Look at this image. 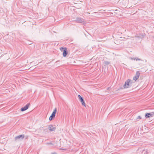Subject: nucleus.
Wrapping results in <instances>:
<instances>
[{
	"mask_svg": "<svg viewBox=\"0 0 154 154\" xmlns=\"http://www.w3.org/2000/svg\"><path fill=\"white\" fill-rule=\"evenodd\" d=\"M132 80L130 79H128L125 82L124 85H123V87L124 88H126L130 87L131 86L133 82Z\"/></svg>",
	"mask_w": 154,
	"mask_h": 154,
	"instance_id": "1",
	"label": "nucleus"
},
{
	"mask_svg": "<svg viewBox=\"0 0 154 154\" xmlns=\"http://www.w3.org/2000/svg\"><path fill=\"white\" fill-rule=\"evenodd\" d=\"M60 50L63 52V56L64 57H66L68 54L67 49L66 48L61 47L60 48Z\"/></svg>",
	"mask_w": 154,
	"mask_h": 154,
	"instance_id": "2",
	"label": "nucleus"
},
{
	"mask_svg": "<svg viewBox=\"0 0 154 154\" xmlns=\"http://www.w3.org/2000/svg\"><path fill=\"white\" fill-rule=\"evenodd\" d=\"M75 21L79 23H84L85 22V20L81 17H77L76 18Z\"/></svg>",
	"mask_w": 154,
	"mask_h": 154,
	"instance_id": "3",
	"label": "nucleus"
},
{
	"mask_svg": "<svg viewBox=\"0 0 154 154\" xmlns=\"http://www.w3.org/2000/svg\"><path fill=\"white\" fill-rule=\"evenodd\" d=\"M145 34L144 33H140L139 34H137L136 37L138 38H142L145 36Z\"/></svg>",
	"mask_w": 154,
	"mask_h": 154,
	"instance_id": "4",
	"label": "nucleus"
},
{
	"mask_svg": "<svg viewBox=\"0 0 154 154\" xmlns=\"http://www.w3.org/2000/svg\"><path fill=\"white\" fill-rule=\"evenodd\" d=\"M78 97L81 102L82 105L85 106V104L83 97H81L80 95H78Z\"/></svg>",
	"mask_w": 154,
	"mask_h": 154,
	"instance_id": "5",
	"label": "nucleus"
},
{
	"mask_svg": "<svg viewBox=\"0 0 154 154\" xmlns=\"http://www.w3.org/2000/svg\"><path fill=\"white\" fill-rule=\"evenodd\" d=\"M29 105V103L27 104L24 107H22L21 108V111L22 112H23L27 110L28 108Z\"/></svg>",
	"mask_w": 154,
	"mask_h": 154,
	"instance_id": "6",
	"label": "nucleus"
},
{
	"mask_svg": "<svg viewBox=\"0 0 154 154\" xmlns=\"http://www.w3.org/2000/svg\"><path fill=\"white\" fill-rule=\"evenodd\" d=\"M48 129L51 131H54L56 129V128L52 125H50L48 126Z\"/></svg>",
	"mask_w": 154,
	"mask_h": 154,
	"instance_id": "7",
	"label": "nucleus"
},
{
	"mask_svg": "<svg viewBox=\"0 0 154 154\" xmlns=\"http://www.w3.org/2000/svg\"><path fill=\"white\" fill-rule=\"evenodd\" d=\"M140 75V72L139 71L136 72V75L133 77V79L135 81L137 80L139 77Z\"/></svg>",
	"mask_w": 154,
	"mask_h": 154,
	"instance_id": "8",
	"label": "nucleus"
},
{
	"mask_svg": "<svg viewBox=\"0 0 154 154\" xmlns=\"http://www.w3.org/2000/svg\"><path fill=\"white\" fill-rule=\"evenodd\" d=\"M145 117L146 118H148L151 117V115L150 113H148L145 114Z\"/></svg>",
	"mask_w": 154,
	"mask_h": 154,
	"instance_id": "9",
	"label": "nucleus"
},
{
	"mask_svg": "<svg viewBox=\"0 0 154 154\" xmlns=\"http://www.w3.org/2000/svg\"><path fill=\"white\" fill-rule=\"evenodd\" d=\"M57 109L56 108H55L51 114L55 116V115L57 112Z\"/></svg>",
	"mask_w": 154,
	"mask_h": 154,
	"instance_id": "10",
	"label": "nucleus"
},
{
	"mask_svg": "<svg viewBox=\"0 0 154 154\" xmlns=\"http://www.w3.org/2000/svg\"><path fill=\"white\" fill-rule=\"evenodd\" d=\"M57 109L56 108H55L51 114L55 116V115L57 112Z\"/></svg>",
	"mask_w": 154,
	"mask_h": 154,
	"instance_id": "11",
	"label": "nucleus"
},
{
	"mask_svg": "<svg viewBox=\"0 0 154 154\" xmlns=\"http://www.w3.org/2000/svg\"><path fill=\"white\" fill-rule=\"evenodd\" d=\"M55 117V116L52 114H51L49 118V120L50 121H51L53 119H54Z\"/></svg>",
	"mask_w": 154,
	"mask_h": 154,
	"instance_id": "12",
	"label": "nucleus"
},
{
	"mask_svg": "<svg viewBox=\"0 0 154 154\" xmlns=\"http://www.w3.org/2000/svg\"><path fill=\"white\" fill-rule=\"evenodd\" d=\"M24 137V135L23 134L20 135V139H23Z\"/></svg>",
	"mask_w": 154,
	"mask_h": 154,
	"instance_id": "13",
	"label": "nucleus"
},
{
	"mask_svg": "<svg viewBox=\"0 0 154 154\" xmlns=\"http://www.w3.org/2000/svg\"><path fill=\"white\" fill-rule=\"evenodd\" d=\"M104 63L106 65H108L110 63V62L108 61H105L104 62Z\"/></svg>",
	"mask_w": 154,
	"mask_h": 154,
	"instance_id": "14",
	"label": "nucleus"
},
{
	"mask_svg": "<svg viewBox=\"0 0 154 154\" xmlns=\"http://www.w3.org/2000/svg\"><path fill=\"white\" fill-rule=\"evenodd\" d=\"M46 144H47V145H51L52 146H53V143L51 142H47L46 143Z\"/></svg>",
	"mask_w": 154,
	"mask_h": 154,
	"instance_id": "15",
	"label": "nucleus"
},
{
	"mask_svg": "<svg viewBox=\"0 0 154 154\" xmlns=\"http://www.w3.org/2000/svg\"><path fill=\"white\" fill-rule=\"evenodd\" d=\"M136 61H137V60H141V61H143V60H141V59H140V58H136Z\"/></svg>",
	"mask_w": 154,
	"mask_h": 154,
	"instance_id": "16",
	"label": "nucleus"
},
{
	"mask_svg": "<svg viewBox=\"0 0 154 154\" xmlns=\"http://www.w3.org/2000/svg\"><path fill=\"white\" fill-rule=\"evenodd\" d=\"M151 115V117H152L153 116H154V112H152L150 113Z\"/></svg>",
	"mask_w": 154,
	"mask_h": 154,
	"instance_id": "17",
	"label": "nucleus"
},
{
	"mask_svg": "<svg viewBox=\"0 0 154 154\" xmlns=\"http://www.w3.org/2000/svg\"><path fill=\"white\" fill-rule=\"evenodd\" d=\"M19 139V136H18L15 137V140H16L17 139Z\"/></svg>",
	"mask_w": 154,
	"mask_h": 154,
	"instance_id": "18",
	"label": "nucleus"
},
{
	"mask_svg": "<svg viewBox=\"0 0 154 154\" xmlns=\"http://www.w3.org/2000/svg\"><path fill=\"white\" fill-rule=\"evenodd\" d=\"M141 117L140 116H139L137 117V119H141Z\"/></svg>",
	"mask_w": 154,
	"mask_h": 154,
	"instance_id": "19",
	"label": "nucleus"
},
{
	"mask_svg": "<svg viewBox=\"0 0 154 154\" xmlns=\"http://www.w3.org/2000/svg\"><path fill=\"white\" fill-rule=\"evenodd\" d=\"M132 60H136V58H131Z\"/></svg>",
	"mask_w": 154,
	"mask_h": 154,
	"instance_id": "20",
	"label": "nucleus"
},
{
	"mask_svg": "<svg viewBox=\"0 0 154 154\" xmlns=\"http://www.w3.org/2000/svg\"><path fill=\"white\" fill-rule=\"evenodd\" d=\"M59 61H57L55 63H57L58 62H59Z\"/></svg>",
	"mask_w": 154,
	"mask_h": 154,
	"instance_id": "21",
	"label": "nucleus"
},
{
	"mask_svg": "<svg viewBox=\"0 0 154 154\" xmlns=\"http://www.w3.org/2000/svg\"><path fill=\"white\" fill-rule=\"evenodd\" d=\"M63 149V150H66V149Z\"/></svg>",
	"mask_w": 154,
	"mask_h": 154,
	"instance_id": "22",
	"label": "nucleus"
},
{
	"mask_svg": "<svg viewBox=\"0 0 154 154\" xmlns=\"http://www.w3.org/2000/svg\"><path fill=\"white\" fill-rule=\"evenodd\" d=\"M22 75L20 74V76H21Z\"/></svg>",
	"mask_w": 154,
	"mask_h": 154,
	"instance_id": "23",
	"label": "nucleus"
}]
</instances>
